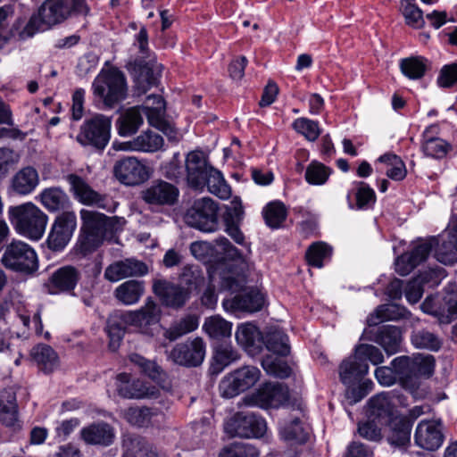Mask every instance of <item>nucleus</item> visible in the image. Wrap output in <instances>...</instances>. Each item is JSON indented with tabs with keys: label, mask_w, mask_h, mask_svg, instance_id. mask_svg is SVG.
Returning a JSON list of instances; mask_svg holds the SVG:
<instances>
[{
	"label": "nucleus",
	"mask_w": 457,
	"mask_h": 457,
	"mask_svg": "<svg viewBox=\"0 0 457 457\" xmlns=\"http://www.w3.org/2000/svg\"><path fill=\"white\" fill-rule=\"evenodd\" d=\"M356 192V206L358 209H368L374 204L376 195L374 190L365 182H358Z\"/></svg>",
	"instance_id": "774afa93"
},
{
	"label": "nucleus",
	"mask_w": 457,
	"mask_h": 457,
	"mask_svg": "<svg viewBox=\"0 0 457 457\" xmlns=\"http://www.w3.org/2000/svg\"><path fill=\"white\" fill-rule=\"evenodd\" d=\"M80 217L82 235L76 247L85 256L99 247L104 239L113 232L118 220L116 217H107L86 209L80 211Z\"/></svg>",
	"instance_id": "f257e3e1"
},
{
	"label": "nucleus",
	"mask_w": 457,
	"mask_h": 457,
	"mask_svg": "<svg viewBox=\"0 0 457 457\" xmlns=\"http://www.w3.org/2000/svg\"><path fill=\"white\" fill-rule=\"evenodd\" d=\"M153 291L164 305L176 309L184 306L191 295L184 286L166 279H155Z\"/></svg>",
	"instance_id": "a211bd4d"
},
{
	"label": "nucleus",
	"mask_w": 457,
	"mask_h": 457,
	"mask_svg": "<svg viewBox=\"0 0 457 457\" xmlns=\"http://www.w3.org/2000/svg\"><path fill=\"white\" fill-rule=\"evenodd\" d=\"M368 371V363L361 362L359 359H356L355 353L343 361L339 367L340 379L346 386H352L359 381Z\"/></svg>",
	"instance_id": "7c9ffc66"
},
{
	"label": "nucleus",
	"mask_w": 457,
	"mask_h": 457,
	"mask_svg": "<svg viewBox=\"0 0 457 457\" xmlns=\"http://www.w3.org/2000/svg\"><path fill=\"white\" fill-rule=\"evenodd\" d=\"M266 430L265 420L253 412H237L225 423V431L231 436L260 438Z\"/></svg>",
	"instance_id": "1a4fd4ad"
},
{
	"label": "nucleus",
	"mask_w": 457,
	"mask_h": 457,
	"mask_svg": "<svg viewBox=\"0 0 457 457\" xmlns=\"http://www.w3.org/2000/svg\"><path fill=\"white\" fill-rule=\"evenodd\" d=\"M244 287V280L234 278L232 276L223 277L220 283V289L231 291L232 293L239 292L232 298L224 299L222 305L225 310L229 312H254L262 309L264 300L256 290H244L240 292Z\"/></svg>",
	"instance_id": "20e7f679"
},
{
	"label": "nucleus",
	"mask_w": 457,
	"mask_h": 457,
	"mask_svg": "<svg viewBox=\"0 0 457 457\" xmlns=\"http://www.w3.org/2000/svg\"><path fill=\"white\" fill-rule=\"evenodd\" d=\"M66 180L70 185V191L79 203L104 209L107 212H114L116 204L104 195L94 190L82 177L76 174H69Z\"/></svg>",
	"instance_id": "9b49d317"
},
{
	"label": "nucleus",
	"mask_w": 457,
	"mask_h": 457,
	"mask_svg": "<svg viewBox=\"0 0 457 457\" xmlns=\"http://www.w3.org/2000/svg\"><path fill=\"white\" fill-rule=\"evenodd\" d=\"M428 60L422 56H411L400 61V69L410 79H421L428 68Z\"/></svg>",
	"instance_id": "de8ad7c7"
},
{
	"label": "nucleus",
	"mask_w": 457,
	"mask_h": 457,
	"mask_svg": "<svg viewBox=\"0 0 457 457\" xmlns=\"http://www.w3.org/2000/svg\"><path fill=\"white\" fill-rule=\"evenodd\" d=\"M122 313L110 318L107 321L106 331L110 337V347L116 349L125 333L128 323L121 319Z\"/></svg>",
	"instance_id": "680f3d73"
},
{
	"label": "nucleus",
	"mask_w": 457,
	"mask_h": 457,
	"mask_svg": "<svg viewBox=\"0 0 457 457\" xmlns=\"http://www.w3.org/2000/svg\"><path fill=\"white\" fill-rule=\"evenodd\" d=\"M80 270L71 265H65L53 272L50 281L54 287L60 292L73 290L80 279Z\"/></svg>",
	"instance_id": "c756f323"
},
{
	"label": "nucleus",
	"mask_w": 457,
	"mask_h": 457,
	"mask_svg": "<svg viewBox=\"0 0 457 457\" xmlns=\"http://www.w3.org/2000/svg\"><path fill=\"white\" fill-rule=\"evenodd\" d=\"M280 435L285 440H292L303 444L308 439V433L304 429L300 419H293L280 429Z\"/></svg>",
	"instance_id": "bf43d9fd"
},
{
	"label": "nucleus",
	"mask_w": 457,
	"mask_h": 457,
	"mask_svg": "<svg viewBox=\"0 0 457 457\" xmlns=\"http://www.w3.org/2000/svg\"><path fill=\"white\" fill-rule=\"evenodd\" d=\"M38 184L37 170L31 166H27L13 175L11 179V189L16 195H28L36 189Z\"/></svg>",
	"instance_id": "cd10ccee"
},
{
	"label": "nucleus",
	"mask_w": 457,
	"mask_h": 457,
	"mask_svg": "<svg viewBox=\"0 0 457 457\" xmlns=\"http://www.w3.org/2000/svg\"><path fill=\"white\" fill-rule=\"evenodd\" d=\"M111 128V117L96 114L81 125L77 140L81 145L103 151L110 141Z\"/></svg>",
	"instance_id": "423d86ee"
},
{
	"label": "nucleus",
	"mask_w": 457,
	"mask_h": 457,
	"mask_svg": "<svg viewBox=\"0 0 457 457\" xmlns=\"http://www.w3.org/2000/svg\"><path fill=\"white\" fill-rule=\"evenodd\" d=\"M240 357L239 353L228 344H220L215 347L213 361L217 369L222 370Z\"/></svg>",
	"instance_id": "4d7b16f0"
},
{
	"label": "nucleus",
	"mask_w": 457,
	"mask_h": 457,
	"mask_svg": "<svg viewBox=\"0 0 457 457\" xmlns=\"http://www.w3.org/2000/svg\"><path fill=\"white\" fill-rule=\"evenodd\" d=\"M116 388L120 396L127 399L156 398L159 389L147 386L139 379H131L128 373H120L116 377Z\"/></svg>",
	"instance_id": "f3484780"
},
{
	"label": "nucleus",
	"mask_w": 457,
	"mask_h": 457,
	"mask_svg": "<svg viewBox=\"0 0 457 457\" xmlns=\"http://www.w3.org/2000/svg\"><path fill=\"white\" fill-rule=\"evenodd\" d=\"M411 340L416 348L436 352L441 347L439 337L427 329H417L411 334Z\"/></svg>",
	"instance_id": "3c124183"
},
{
	"label": "nucleus",
	"mask_w": 457,
	"mask_h": 457,
	"mask_svg": "<svg viewBox=\"0 0 457 457\" xmlns=\"http://www.w3.org/2000/svg\"><path fill=\"white\" fill-rule=\"evenodd\" d=\"M330 170L321 162L313 161L306 168L305 179L311 185H323L328 179Z\"/></svg>",
	"instance_id": "e2e57ef3"
},
{
	"label": "nucleus",
	"mask_w": 457,
	"mask_h": 457,
	"mask_svg": "<svg viewBox=\"0 0 457 457\" xmlns=\"http://www.w3.org/2000/svg\"><path fill=\"white\" fill-rule=\"evenodd\" d=\"M283 356L277 354H268L262 361L263 370L271 376L286 378L291 375V368L288 363L282 359Z\"/></svg>",
	"instance_id": "a18cd8bd"
},
{
	"label": "nucleus",
	"mask_w": 457,
	"mask_h": 457,
	"mask_svg": "<svg viewBox=\"0 0 457 457\" xmlns=\"http://www.w3.org/2000/svg\"><path fill=\"white\" fill-rule=\"evenodd\" d=\"M292 126L297 133L303 135L309 141H315L320 135L319 122L307 118L295 120Z\"/></svg>",
	"instance_id": "69168bd1"
},
{
	"label": "nucleus",
	"mask_w": 457,
	"mask_h": 457,
	"mask_svg": "<svg viewBox=\"0 0 457 457\" xmlns=\"http://www.w3.org/2000/svg\"><path fill=\"white\" fill-rule=\"evenodd\" d=\"M378 162L386 165V174L391 179L400 181L406 177L405 164L396 154L386 153L381 155Z\"/></svg>",
	"instance_id": "8fccbe9b"
},
{
	"label": "nucleus",
	"mask_w": 457,
	"mask_h": 457,
	"mask_svg": "<svg viewBox=\"0 0 457 457\" xmlns=\"http://www.w3.org/2000/svg\"><path fill=\"white\" fill-rule=\"evenodd\" d=\"M163 143L162 136L152 130H146L130 141L120 143L119 146L114 144L113 147L122 151L154 153L162 148Z\"/></svg>",
	"instance_id": "4be33fe9"
},
{
	"label": "nucleus",
	"mask_w": 457,
	"mask_h": 457,
	"mask_svg": "<svg viewBox=\"0 0 457 457\" xmlns=\"http://www.w3.org/2000/svg\"><path fill=\"white\" fill-rule=\"evenodd\" d=\"M179 284L184 286L185 289L189 290V295L193 291H199L204 284L202 269L198 265H185L179 275Z\"/></svg>",
	"instance_id": "a19ab883"
},
{
	"label": "nucleus",
	"mask_w": 457,
	"mask_h": 457,
	"mask_svg": "<svg viewBox=\"0 0 457 457\" xmlns=\"http://www.w3.org/2000/svg\"><path fill=\"white\" fill-rule=\"evenodd\" d=\"M261 378V370L254 366H244L235 370L220 383V395L232 398L253 387Z\"/></svg>",
	"instance_id": "9d476101"
},
{
	"label": "nucleus",
	"mask_w": 457,
	"mask_h": 457,
	"mask_svg": "<svg viewBox=\"0 0 457 457\" xmlns=\"http://www.w3.org/2000/svg\"><path fill=\"white\" fill-rule=\"evenodd\" d=\"M259 450L247 443H232L224 446L219 453V457H259Z\"/></svg>",
	"instance_id": "6e6d98bb"
},
{
	"label": "nucleus",
	"mask_w": 457,
	"mask_h": 457,
	"mask_svg": "<svg viewBox=\"0 0 457 457\" xmlns=\"http://www.w3.org/2000/svg\"><path fill=\"white\" fill-rule=\"evenodd\" d=\"M441 301L443 323H450L457 318V288L446 289Z\"/></svg>",
	"instance_id": "0e129e2a"
},
{
	"label": "nucleus",
	"mask_w": 457,
	"mask_h": 457,
	"mask_svg": "<svg viewBox=\"0 0 457 457\" xmlns=\"http://www.w3.org/2000/svg\"><path fill=\"white\" fill-rule=\"evenodd\" d=\"M1 263L7 270L25 275H32L38 270L36 250L21 240L14 239L6 245Z\"/></svg>",
	"instance_id": "39448f33"
},
{
	"label": "nucleus",
	"mask_w": 457,
	"mask_h": 457,
	"mask_svg": "<svg viewBox=\"0 0 457 457\" xmlns=\"http://www.w3.org/2000/svg\"><path fill=\"white\" fill-rule=\"evenodd\" d=\"M412 423L405 417H394L388 421L387 442L394 447L406 449L411 442Z\"/></svg>",
	"instance_id": "b1692460"
},
{
	"label": "nucleus",
	"mask_w": 457,
	"mask_h": 457,
	"mask_svg": "<svg viewBox=\"0 0 457 457\" xmlns=\"http://www.w3.org/2000/svg\"><path fill=\"white\" fill-rule=\"evenodd\" d=\"M435 248V256L444 264H453L457 262V244L446 234L431 238Z\"/></svg>",
	"instance_id": "e433bc0d"
},
{
	"label": "nucleus",
	"mask_w": 457,
	"mask_h": 457,
	"mask_svg": "<svg viewBox=\"0 0 457 457\" xmlns=\"http://www.w3.org/2000/svg\"><path fill=\"white\" fill-rule=\"evenodd\" d=\"M161 318V309L159 305L151 299H148L145 305L135 312H126L122 313L121 319L138 328H146L150 325L159 322Z\"/></svg>",
	"instance_id": "5701e85b"
},
{
	"label": "nucleus",
	"mask_w": 457,
	"mask_h": 457,
	"mask_svg": "<svg viewBox=\"0 0 457 457\" xmlns=\"http://www.w3.org/2000/svg\"><path fill=\"white\" fill-rule=\"evenodd\" d=\"M354 353L356 359H359L361 362L368 363V361H370L373 365H378L384 361L381 351L372 345H360L355 348Z\"/></svg>",
	"instance_id": "338daca9"
},
{
	"label": "nucleus",
	"mask_w": 457,
	"mask_h": 457,
	"mask_svg": "<svg viewBox=\"0 0 457 457\" xmlns=\"http://www.w3.org/2000/svg\"><path fill=\"white\" fill-rule=\"evenodd\" d=\"M38 15L47 26L61 23L71 16H87L72 0H46L38 10Z\"/></svg>",
	"instance_id": "ddd939ff"
},
{
	"label": "nucleus",
	"mask_w": 457,
	"mask_h": 457,
	"mask_svg": "<svg viewBox=\"0 0 457 457\" xmlns=\"http://www.w3.org/2000/svg\"><path fill=\"white\" fill-rule=\"evenodd\" d=\"M141 195L142 199L148 204L171 206L177 203L179 190L175 185L159 179L153 181Z\"/></svg>",
	"instance_id": "dca6fc26"
},
{
	"label": "nucleus",
	"mask_w": 457,
	"mask_h": 457,
	"mask_svg": "<svg viewBox=\"0 0 457 457\" xmlns=\"http://www.w3.org/2000/svg\"><path fill=\"white\" fill-rule=\"evenodd\" d=\"M165 101L162 96L159 95H150L146 97L144 104L140 106L147 118L149 124H158L160 119L164 117L165 114Z\"/></svg>",
	"instance_id": "c03bdc74"
},
{
	"label": "nucleus",
	"mask_w": 457,
	"mask_h": 457,
	"mask_svg": "<svg viewBox=\"0 0 457 457\" xmlns=\"http://www.w3.org/2000/svg\"><path fill=\"white\" fill-rule=\"evenodd\" d=\"M414 440L418 446L425 450L438 449L444 440L440 423L435 420H421L416 428Z\"/></svg>",
	"instance_id": "aec40b11"
},
{
	"label": "nucleus",
	"mask_w": 457,
	"mask_h": 457,
	"mask_svg": "<svg viewBox=\"0 0 457 457\" xmlns=\"http://www.w3.org/2000/svg\"><path fill=\"white\" fill-rule=\"evenodd\" d=\"M0 422L12 432L22 428L16 393L12 388L4 389L0 393Z\"/></svg>",
	"instance_id": "6ab92c4d"
},
{
	"label": "nucleus",
	"mask_w": 457,
	"mask_h": 457,
	"mask_svg": "<svg viewBox=\"0 0 457 457\" xmlns=\"http://www.w3.org/2000/svg\"><path fill=\"white\" fill-rule=\"evenodd\" d=\"M205 185L211 194L220 199L226 200L231 195V188L226 182L222 173L213 167L209 169V173L205 179Z\"/></svg>",
	"instance_id": "37998d69"
},
{
	"label": "nucleus",
	"mask_w": 457,
	"mask_h": 457,
	"mask_svg": "<svg viewBox=\"0 0 457 457\" xmlns=\"http://www.w3.org/2000/svg\"><path fill=\"white\" fill-rule=\"evenodd\" d=\"M147 266L136 259H125L110 264L104 270V278L110 282H117L129 277L144 276Z\"/></svg>",
	"instance_id": "412c9836"
},
{
	"label": "nucleus",
	"mask_w": 457,
	"mask_h": 457,
	"mask_svg": "<svg viewBox=\"0 0 457 457\" xmlns=\"http://www.w3.org/2000/svg\"><path fill=\"white\" fill-rule=\"evenodd\" d=\"M162 65L149 62L140 69L137 79V88L140 93H145L156 86L161 77Z\"/></svg>",
	"instance_id": "ea45409f"
},
{
	"label": "nucleus",
	"mask_w": 457,
	"mask_h": 457,
	"mask_svg": "<svg viewBox=\"0 0 457 457\" xmlns=\"http://www.w3.org/2000/svg\"><path fill=\"white\" fill-rule=\"evenodd\" d=\"M375 341L383 347L387 355L395 354L401 351L403 331L396 326H381L376 333Z\"/></svg>",
	"instance_id": "c85d7f7f"
},
{
	"label": "nucleus",
	"mask_w": 457,
	"mask_h": 457,
	"mask_svg": "<svg viewBox=\"0 0 457 457\" xmlns=\"http://www.w3.org/2000/svg\"><path fill=\"white\" fill-rule=\"evenodd\" d=\"M38 198L42 205L51 212L63 211L71 204L68 195L60 187L45 188Z\"/></svg>",
	"instance_id": "473e14b6"
},
{
	"label": "nucleus",
	"mask_w": 457,
	"mask_h": 457,
	"mask_svg": "<svg viewBox=\"0 0 457 457\" xmlns=\"http://www.w3.org/2000/svg\"><path fill=\"white\" fill-rule=\"evenodd\" d=\"M145 293L143 281L130 279L121 283L114 290L115 298L125 305L137 303Z\"/></svg>",
	"instance_id": "72a5a7b5"
},
{
	"label": "nucleus",
	"mask_w": 457,
	"mask_h": 457,
	"mask_svg": "<svg viewBox=\"0 0 457 457\" xmlns=\"http://www.w3.org/2000/svg\"><path fill=\"white\" fill-rule=\"evenodd\" d=\"M289 399L288 387L279 382H266L254 393L245 395L239 406L259 407L262 409L278 408Z\"/></svg>",
	"instance_id": "0eeeda50"
},
{
	"label": "nucleus",
	"mask_w": 457,
	"mask_h": 457,
	"mask_svg": "<svg viewBox=\"0 0 457 457\" xmlns=\"http://www.w3.org/2000/svg\"><path fill=\"white\" fill-rule=\"evenodd\" d=\"M210 168L212 166L207 164L199 153H189L186 159L187 179L189 186L195 189L202 188L205 185Z\"/></svg>",
	"instance_id": "a878e982"
},
{
	"label": "nucleus",
	"mask_w": 457,
	"mask_h": 457,
	"mask_svg": "<svg viewBox=\"0 0 457 457\" xmlns=\"http://www.w3.org/2000/svg\"><path fill=\"white\" fill-rule=\"evenodd\" d=\"M266 224L271 228H278L287 218V209L281 202H271L263 209Z\"/></svg>",
	"instance_id": "603ef678"
},
{
	"label": "nucleus",
	"mask_w": 457,
	"mask_h": 457,
	"mask_svg": "<svg viewBox=\"0 0 457 457\" xmlns=\"http://www.w3.org/2000/svg\"><path fill=\"white\" fill-rule=\"evenodd\" d=\"M156 415L152 409L147 407H129L124 411L125 420L131 425L137 427H146L152 422L153 417Z\"/></svg>",
	"instance_id": "864d4df0"
},
{
	"label": "nucleus",
	"mask_w": 457,
	"mask_h": 457,
	"mask_svg": "<svg viewBox=\"0 0 457 457\" xmlns=\"http://www.w3.org/2000/svg\"><path fill=\"white\" fill-rule=\"evenodd\" d=\"M81 437L87 445L108 446L114 441L115 431L111 425L101 421L82 428Z\"/></svg>",
	"instance_id": "bb28decb"
},
{
	"label": "nucleus",
	"mask_w": 457,
	"mask_h": 457,
	"mask_svg": "<svg viewBox=\"0 0 457 457\" xmlns=\"http://www.w3.org/2000/svg\"><path fill=\"white\" fill-rule=\"evenodd\" d=\"M235 337L241 347L249 353H253L255 349L260 348L262 337L254 325L245 323L237 328Z\"/></svg>",
	"instance_id": "4c0bfd02"
},
{
	"label": "nucleus",
	"mask_w": 457,
	"mask_h": 457,
	"mask_svg": "<svg viewBox=\"0 0 457 457\" xmlns=\"http://www.w3.org/2000/svg\"><path fill=\"white\" fill-rule=\"evenodd\" d=\"M7 214L11 224L19 235L34 241L43 237L48 217L32 202L10 206Z\"/></svg>",
	"instance_id": "f03ea898"
},
{
	"label": "nucleus",
	"mask_w": 457,
	"mask_h": 457,
	"mask_svg": "<svg viewBox=\"0 0 457 457\" xmlns=\"http://www.w3.org/2000/svg\"><path fill=\"white\" fill-rule=\"evenodd\" d=\"M394 403L388 393H379L373 395L367 403L366 414L379 424L388 422L393 419Z\"/></svg>",
	"instance_id": "393cba45"
},
{
	"label": "nucleus",
	"mask_w": 457,
	"mask_h": 457,
	"mask_svg": "<svg viewBox=\"0 0 457 457\" xmlns=\"http://www.w3.org/2000/svg\"><path fill=\"white\" fill-rule=\"evenodd\" d=\"M424 143L422 150L428 156L441 159L446 155L451 145L445 140L438 137H428L427 133L424 134Z\"/></svg>",
	"instance_id": "13d9d810"
},
{
	"label": "nucleus",
	"mask_w": 457,
	"mask_h": 457,
	"mask_svg": "<svg viewBox=\"0 0 457 457\" xmlns=\"http://www.w3.org/2000/svg\"><path fill=\"white\" fill-rule=\"evenodd\" d=\"M113 173L120 183L128 186L139 185L149 178L146 166L136 157H126L116 162Z\"/></svg>",
	"instance_id": "2eb2a0df"
},
{
	"label": "nucleus",
	"mask_w": 457,
	"mask_h": 457,
	"mask_svg": "<svg viewBox=\"0 0 457 457\" xmlns=\"http://www.w3.org/2000/svg\"><path fill=\"white\" fill-rule=\"evenodd\" d=\"M408 311L395 303L381 304L367 318V324L374 327L386 320H398L408 316Z\"/></svg>",
	"instance_id": "2f4dec72"
},
{
	"label": "nucleus",
	"mask_w": 457,
	"mask_h": 457,
	"mask_svg": "<svg viewBox=\"0 0 457 457\" xmlns=\"http://www.w3.org/2000/svg\"><path fill=\"white\" fill-rule=\"evenodd\" d=\"M30 355L38 368L45 373H51L59 366V357L56 352L48 345H37L32 348Z\"/></svg>",
	"instance_id": "f704fd0d"
},
{
	"label": "nucleus",
	"mask_w": 457,
	"mask_h": 457,
	"mask_svg": "<svg viewBox=\"0 0 457 457\" xmlns=\"http://www.w3.org/2000/svg\"><path fill=\"white\" fill-rule=\"evenodd\" d=\"M199 320L197 316L188 314L175 321L166 331L165 336L170 341L176 340L184 335L193 332L198 328Z\"/></svg>",
	"instance_id": "09e8293b"
},
{
	"label": "nucleus",
	"mask_w": 457,
	"mask_h": 457,
	"mask_svg": "<svg viewBox=\"0 0 457 457\" xmlns=\"http://www.w3.org/2000/svg\"><path fill=\"white\" fill-rule=\"evenodd\" d=\"M332 247L325 242L319 241L312 243L305 253V258L309 265L321 268L324 262L330 259Z\"/></svg>",
	"instance_id": "49530a36"
},
{
	"label": "nucleus",
	"mask_w": 457,
	"mask_h": 457,
	"mask_svg": "<svg viewBox=\"0 0 457 457\" xmlns=\"http://www.w3.org/2000/svg\"><path fill=\"white\" fill-rule=\"evenodd\" d=\"M205 355V344L201 337L188 339L177 344L169 354V358L176 364L185 367L199 366Z\"/></svg>",
	"instance_id": "4468645a"
},
{
	"label": "nucleus",
	"mask_w": 457,
	"mask_h": 457,
	"mask_svg": "<svg viewBox=\"0 0 457 457\" xmlns=\"http://www.w3.org/2000/svg\"><path fill=\"white\" fill-rule=\"evenodd\" d=\"M203 329L211 338L220 340L230 337L232 323L220 316H211L205 319Z\"/></svg>",
	"instance_id": "79ce46f5"
},
{
	"label": "nucleus",
	"mask_w": 457,
	"mask_h": 457,
	"mask_svg": "<svg viewBox=\"0 0 457 457\" xmlns=\"http://www.w3.org/2000/svg\"><path fill=\"white\" fill-rule=\"evenodd\" d=\"M435 370V358L430 354H418L412 358V374L415 377L429 378Z\"/></svg>",
	"instance_id": "052dcab7"
},
{
	"label": "nucleus",
	"mask_w": 457,
	"mask_h": 457,
	"mask_svg": "<svg viewBox=\"0 0 457 457\" xmlns=\"http://www.w3.org/2000/svg\"><path fill=\"white\" fill-rule=\"evenodd\" d=\"M262 340L267 350L273 354L287 356L290 353L288 337L280 329L270 328Z\"/></svg>",
	"instance_id": "58836bf2"
},
{
	"label": "nucleus",
	"mask_w": 457,
	"mask_h": 457,
	"mask_svg": "<svg viewBox=\"0 0 457 457\" xmlns=\"http://www.w3.org/2000/svg\"><path fill=\"white\" fill-rule=\"evenodd\" d=\"M92 87L94 95L108 108L123 101L128 95L126 77L117 68L103 69L94 79Z\"/></svg>",
	"instance_id": "7ed1b4c3"
},
{
	"label": "nucleus",
	"mask_w": 457,
	"mask_h": 457,
	"mask_svg": "<svg viewBox=\"0 0 457 457\" xmlns=\"http://www.w3.org/2000/svg\"><path fill=\"white\" fill-rule=\"evenodd\" d=\"M129 360L132 363L138 367L142 373H144L151 379L154 381L162 379L164 374L163 370L155 361L147 360L137 353L130 354Z\"/></svg>",
	"instance_id": "5fc2aeb1"
},
{
	"label": "nucleus",
	"mask_w": 457,
	"mask_h": 457,
	"mask_svg": "<svg viewBox=\"0 0 457 457\" xmlns=\"http://www.w3.org/2000/svg\"><path fill=\"white\" fill-rule=\"evenodd\" d=\"M77 226V217L72 211H64L57 216L52 225L46 244L52 251L60 252L70 242Z\"/></svg>",
	"instance_id": "f8f14e48"
},
{
	"label": "nucleus",
	"mask_w": 457,
	"mask_h": 457,
	"mask_svg": "<svg viewBox=\"0 0 457 457\" xmlns=\"http://www.w3.org/2000/svg\"><path fill=\"white\" fill-rule=\"evenodd\" d=\"M143 122L140 106L130 107L117 120L118 133L121 137L131 136L139 129Z\"/></svg>",
	"instance_id": "c9c22d12"
},
{
	"label": "nucleus",
	"mask_w": 457,
	"mask_h": 457,
	"mask_svg": "<svg viewBox=\"0 0 457 457\" xmlns=\"http://www.w3.org/2000/svg\"><path fill=\"white\" fill-rule=\"evenodd\" d=\"M218 204L209 197L194 202L185 213V222L200 231L213 232L218 228Z\"/></svg>",
	"instance_id": "6e6552de"
}]
</instances>
